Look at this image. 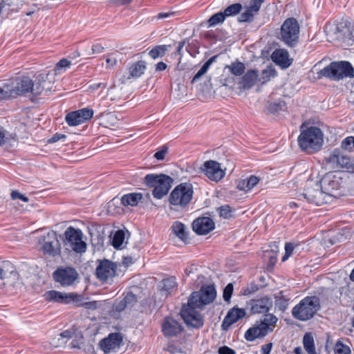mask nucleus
I'll list each match as a JSON object with an SVG mask.
<instances>
[{
  "instance_id": "nucleus-1",
  "label": "nucleus",
  "mask_w": 354,
  "mask_h": 354,
  "mask_svg": "<svg viewBox=\"0 0 354 354\" xmlns=\"http://www.w3.org/2000/svg\"><path fill=\"white\" fill-rule=\"evenodd\" d=\"M216 291L214 285L203 286L199 291L194 292L189 297L187 304L182 306L180 315L185 322L194 328L203 325V319L198 310L214 301Z\"/></svg>"
},
{
  "instance_id": "nucleus-2",
  "label": "nucleus",
  "mask_w": 354,
  "mask_h": 354,
  "mask_svg": "<svg viewBox=\"0 0 354 354\" xmlns=\"http://www.w3.org/2000/svg\"><path fill=\"white\" fill-rule=\"evenodd\" d=\"M48 76L47 73H40L34 81L28 76H19L7 80L11 97H16L29 93L34 96L41 95L44 90L50 89L49 86H46Z\"/></svg>"
},
{
  "instance_id": "nucleus-3",
  "label": "nucleus",
  "mask_w": 354,
  "mask_h": 354,
  "mask_svg": "<svg viewBox=\"0 0 354 354\" xmlns=\"http://www.w3.org/2000/svg\"><path fill=\"white\" fill-rule=\"evenodd\" d=\"M321 309L320 294L306 296L291 310L292 316L299 321L311 319Z\"/></svg>"
},
{
  "instance_id": "nucleus-4",
  "label": "nucleus",
  "mask_w": 354,
  "mask_h": 354,
  "mask_svg": "<svg viewBox=\"0 0 354 354\" xmlns=\"http://www.w3.org/2000/svg\"><path fill=\"white\" fill-rule=\"evenodd\" d=\"M354 77V68L347 61L333 62L317 73L318 80L324 77L332 81H339L344 78Z\"/></svg>"
},
{
  "instance_id": "nucleus-5",
  "label": "nucleus",
  "mask_w": 354,
  "mask_h": 354,
  "mask_svg": "<svg viewBox=\"0 0 354 354\" xmlns=\"http://www.w3.org/2000/svg\"><path fill=\"white\" fill-rule=\"evenodd\" d=\"M323 142V133L316 127H310L303 130L298 137L300 149L308 153H313L319 151Z\"/></svg>"
},
{
  "instance_id": "nucleus-6",
  "label": "nucleus",
  "mask_w": 354,
  "mask_h": 354,
  "mask_svg": "<svg viewBox=\"0 0 354 354\" xmlns=\"http://www.w3.org/2000/svg\"><path fill=\"white\" fill-rule=\"evenodd\" d=\"M298 197L299 200H306L309 203L319 206L328 203L331 195L322 191L319 182L308 180L306 183L304 192Z\"/></svg>"
},
{
  "instance_id": "nucleus-7",
  "label": "nucleus",
  "mask_w": 354,
  "mask_h": 354,
  "mask_svg": "<svg viewBox=\"0 0 354 354\" xmlns=\"http://www.w3.org/2000/svg\"><path fill=\"white\" fill-rule=\"evenodd\" d=\"M143 180L147 187H153L152 194L157 199H161L167 194L174 182L171 177L162 174H147Z\"/></svg>"
},
{
  "instance_id": "nucleus-8",
  "label": "nucleus",
  "mask_w": 354,
  "mask_h": 354,
  "mask_svg": "<svg viewBox=\"0 0 354 354\" xmlns=\"http://www.w3.org/2000/svg\"><path fill=\"white\" fill-rule=\"evenodd\" d=\"M278 318L273 314H266L256 326L248 329L245 333V338L252 342L257 338L263 337L273 331Z\"/></svg>"
},
{
  "instance_id": "nucleus-9",
  "label": "nucleus",
  "mask_w": 354,
  "mask_h": 354,
  "mask_svg": "<svg viewBox=\"0 0 354 354\" xmlns=\"http://www.w3.org/2000/svg\"><path fill=\"white\" fill-rule=\"evenodd\" d=\"M299 32L300 26L297 19L289 17L281 26L279 39L288 47L294 48L299 43Z\"/></svg>"
},
{
  "instance_id": "nucleus-10",
  "label": "nucleus",
  "mask_w": 354,
  "mask_h": 354,
  "mask_svg": "<svg viewBox=\"0 0 354 354\" xmlns=\"http://www.w3.org/2000/svg\"><path fill=\"white\" fill-rule=\"evenodd\" d=\"M193 187L190 183H180L171 192L169 202L171 205L185 208L193 198Z\"/></svg>"
},
{
  "instance_id": "nucleus-11",
  "label": "nucleus",
  "mask_w": 354,
  "mask_h": 354,
  "mask_svg": "<svg viewBox=\"0 0 354 354\" xmlns=\"http://www.w3.org/2000/svg\"><path fill=\"white\" fill-rule=\"evenodd\" d=\"M64 245L67 250L76 253H83L86 250V243L83 241V233L80 229L70 226L64 232Z\"/></svg>"
},
{
  "instance_id": "nucleus-12",
  "label": "nucleus",
  "mask_w": 354,
  "mask_h": 354,
  "mask_svg": "<svg viewBox=\"0 0 354 354\" xmlns=\"http://www.w3.org/2000/svg\"><path fill=\"white\" fill-rule=\"evenodd\" d=\"M53 277L62 287H69L78 282L79 274L73 267L61 266L53 272Z\"/></svg>"
},
{
  "instance_id": "nucleus-13",
  "label": "nucleus",
  "mask_w": 354,
  "mask_h": 354,
  "mask_svg": "<svg viewBox=\"0 0 354 354\" xmlns=\"http://www.w3.org/2000/svg\"><path fill=\"white\" fill-rule=\"evenodd\" d=\"M41 250L48 257H55L61 254V244L55 232H48L39 239Z\"/></svg>"
},
{
  "instance_id": "nucleus-14",
  "label": "nucleus",
  "mask_w": 354,
  "mask_h": 354,
  "mask_svg": "<svg viewBox=\"0 0 354 354\" xmlns=\"http://www.w3.org/2000/svg\"><path fill=\"white\" fill-rule=\"evenodd\" d=\"M201 171L209 180L218 182L225 175V170L221 168V165L216 160H207L201 167Z\"/></svg>"
},
{
  "instance_id": "nucleus-15",
  "label": "nucleus",
  "mask_w": 354,
  "mask_h": 354,
  "mask_svg": "<svg viewBox=\"0 0 354 354\" xmlns=\"http://www.w3.org/2000/svg\"><path fill=\"white\" fill-rule=\"evenodd\" d=\"M247 306L250 308L252 315L269 314L268 313L273 306L271 298L265 296L258 299H251L248 302Z\"/></svg>"
},
{
  "instance_id": "nucleus-16",
  "label": "nucleus",
  "mask_w": 354,
  "mask_h": 354,
  "mask_svg": "<svg viewBox=\"0 0 354 354\" xmlns=\"http://www.w3.org/2000/svg\"><path fill=\"white\" fill-rule=\"evenodd\" d=\"M93 115L91 109L83 108L68 113L65 118L66 123L69 126L75 127L89 120Z\"/></svg>"
},
{
  "instance_id": "nucleus-17",
  "label": "nucleus",
  "mask_w": 354,
  "mask_h": 354,
  "mask_svg": "<svg viewBox=\"0 0 354 354\" xmlns=\"http://www.w3.org/2000/svg\"><path fill=\"white\" fill-rule=\"evenodd\" d=\"M48 301L68 304L78 301L79 295L75 293H65L57 290H48L44 295Z\"/></svg>"
},
{
  "instance_id": "nucleus-18",
  "label": "nucleus",
  "mask_w": 354,
  "mask_h": 354,
  "mask_svg": "<svg viewBox=\"0 0 354 354\" xmlns=\"http://www.w3.org/2000/svg\"><path fill=\"white\" fill-rule=\"evenodd\" d=\"M163 335L168 338L178 337L183 330V326L171 317H166L161 325Z\"/></svg>"
},
{
  "instance_id": "nucleus-19",
  "label": "nucleus",
  "mask_w": 354,
  "mask_h": 354,
  "mask_svg": "<svg viewBox=\"0 0 354 354\" xmlns=\"http://www.w3.org/2000/svg\"><path fill=\"white\" fill-rule=\"evenodd\" d=\"M328 161L336 169H349L352 167L351 158L338 149H335L330 153Z\"/></svg>"
},
{
  "instance_id": "nucleus-20",
  "label": "nucleus",
  "mask_w": 354,
  "mask_h": 354,
  "mask_svg": "<svg viewBox=\"0 0 354 354\" xmlns=\"http://www.w3.org/2000/svg\"><path fill=\"white\" fill-rule=\"evenodd\" d=\"M115 270L116 266L111 261L104 259L97 266L96 276L100 280L105 281L115 276Z\"/></svg>"
},
{
  "instance_id": "nucleus-21",
  "label": "nucleus",
  "mask_w": 354,
  "mask_h": 354,
  "mask_svg": "<svg viewBox=\"0 0 354 354\" xmlns=\"http://www.w3.org/2000/svg\"><path fill=\"white\" fill-rule=\"evenodd\" d=\"M122 342V337L120 333H111L108 337L104 338L100 342V347L105 354L118 348Z\"/></svg>"
},
{
  "instance_id": "nucleus-22",
  "label": "nucleus",
  "mask_w": 354,
  "mask_h": 354,
  "mask_svg": "<svg viewBox=\"0 0 354 354\" xmlns=\"http://www.w3.org/2000/svg\"><path fill=\"white\" fill-rule=\"evenodd\" d=\"M215 227L214 221L209 217H201L194 221L193 230L198 235H205Z\"/></svg>"
},
{
  "instance_id": "nucleus-23",
  "label": "nucleus",
  "mask_w": 354,
  "mask_h": 354,
  "mask_svg": "<svg viewBox=\"0 0 354 354\" xmlns=\"http://www.w3.org/2000/svg\"><path fill=\"white\" fill-rule=\"evenodd\" d=\"M245 315L246 312L244 308H233L230 309L222 322L223 329L227 330L232 324L243 318Z\"/></svg>"
},
{
  "instance_id": "nucleus-24",
  "label": "nucleus",
  "mask_w": 354,
  "mask_h": 354,
  "mask_svg": "<svg viewBox=\"0 0 354 354\" xmlns=\"http://www.w3.org/2000/svg\"><path fill=\"white\" fill-rule=\"evenodd\" d=\"M145 70L146 64L144 61L141 60L132 64L128 68V73L127 75H123L121 80L122 83H125L131 78L136 79L140 77L145 73Z\"/></svg>"
},
{
  "instance_id": "nucleus-25",
  "label": "nucleus",
  "mask_w": 354,
  "mask_h": 354,
  "mask_svg": "<svg viewBox=\"0 0 354 354\" xmlns=\"http://www.w3.org/2000/svg\"><path fill=\"white\" fill-rule=\"evenodd\" d=\"M272 61L283 68L289 67L292 62L289 59V54L285 49H276L271 55Z\"/></svg>"
},
{
  "instance_id": "nucleus-26",
  "label": "nucleus",
  "mask_w": 354,
  "mask_h": 354,
  "mask_svg": "<svg viewBox=\"0 0 354 354\" xmlns=\"http://www.w3.org/2000/svg\"><path fill=\"white\" fill-rule=\"evenodd\" d=\"M259 77L257 70H249L242 77L241 84L244 89H250L254 86Z\"/></svg>"
},
{
  "instance_id": "nucleus-27",
  "label": "nucleus",
  "mask_w": 354,
  "mask_h": 354,
  "mask_svg": "<svg viewBox=\"0 0 354 354\" xmlns=\"http://www.w3.org/2000/svg\"><path fill=\"white\" fill-rule=\"evenodd\" d=\"M261 180V178L257 176L251 175L248 178L239 182L237 188L244 192L250 191Z\"/></svg>"
},
{
  "instance_id": "nucleus-28",
  "label": "nucleus",
  "mask_w": 354,
  "mask_h": 354,
  "mask_svg": "<svg viewBox=\"0 0 354 354\" xmlns=\"http://www.w3.org/2000/svg\"><path fill=\"white\" fill-rule=\"evenodd\" d=\"M172 232L181 241H186L188 239V231L186 230L185 225L180 222L175 221L171 225Z\"/></svg>"
},
{
  "instance_id": "nucleus-29",
  "label": "nucleus",
  "mask_w": 354,
  "mask_h": 354,
  "mask_svg": "<svg viewBox=\"0 0 354 354\" xmlns=\"http://www.w3.org/2000/svg\"><path fill=\"white\" fill-rule=\"evenodd\" d=\"M142 198L141 193H129L124 194L121 198V203L124 206H136Z\"/></svg>"
},
{
  "instance_id": "nucleus-30",
  "label": "nucleus",
  "mask_w": 354,
  "mask_h": 354,
  "mask_svg": "<svg viewBox=\"0 0 354 354\" xmlns=\"http://www.w3.org/2000/svg\"><path fill=\"white\" fill-rule=\"evenodd\" d=\"M304 348L308 354H317L315 350V341L311 333H306L303 337Z\"/></svg>"
},
{
  "instance_id": "nucleus-31",
  "label": "nucleus",
  "mask_w": 354,
  "mask_h": 354,
  "mask_svg": "<svg viewBox=\"0 0 354 354\" xmlns=\"http://www.w3.org/2000/svg\"><path fill=\"white\" fill-rule=\"evenodd\" d=\"M217 58V55H214L211 57L200 68V70L196 73V74L194 76L192 83L196 82L198 79H200L209 69L211 64L215 62Z\"/></svg>"
},
{
  "instance_id": "nucleus-32",
  "label": "nucleus",
  "mask_w": 354,
  "mask_h": 354,
  "mask_svg": "<svg viewBox=\"0 0 354 354\" xmlns=\"http://www.w3.org/2000/svg\"><path fill=\"white\" fill-rule=\"evenodd\" d=\"M232 74L235 76H240L243 74L245 66L241 62H232L230 65L227 66Z\"/></svg>"
},
{
  "instance_id": "nucleus-33",
  "label": "nucleus",
  "mask_w": 354,
  "mask_h": 354,
  "mask_svg": "<svg viewBox=\"0 0 354 354\" xmlns=\"http://www.w3.org/2000/svg\"><path fill=\"white\" fill-rule=\"evenodd\" d=\"M168 47L169 46L167 45L156 46L149 52V55L153 59L162 57L168 50Z\"/></svg>"
},
{
  "instance_id": "nucleus-34",
  "label": "nucleus",
  "mask_w": 354,
  "mask_h": 354,
  "mask_svg": "<svg viewBox=\"0 0 354 354\" xmlns=\"http://www.w3.org/2000/svg\"><path fill=\"white\" fill-rule=\"evenodd\" d=\"M162 290H165L167 293H170L173 290L176 288L177 283L176 281V278L171 277L166 279H164L162 281Z\"/></svg>"
},
{
  "instance_id": "nucleus-35",
  "label": "nucleus",
  "mask_w": 354,
  "mask_h": 354,
  "mask_svg": "<svg viewBox=\"0 0 354 354\" xmlns=\"http://www.w3.org/2000/svg\"><path fill=\"white\" fill-rule=\"evenodd\" d=\"M242 5L239 3H236L227 6L223 12L225 17H232L237 15L241 12Z\"/></svg>"
},
{
  "instance_id": "nucleus-36",
  "label": "nucleus",
  "mask_w": 354,
  "mask_h": 354,
  "mask_svg": "<svg viewBox=\"0 0 354 354\" xmlns=\"http://www.w3.org/2000/svg\"><path fill=\"white\" fill-rule=\"evenodd\" d=\"M225 16L223 12H218L212 15L207 20L209 26H215L219 24L223 23L225 19Z\"/></svg>"
},
{
  "instance_id": "nucleus-37",
  "label": "nucleus",
  "mask_w": 354,
  "mask_h": 354,
  "mask_svg": "<svg viewBox=\"0 0 354 354\" xmlns=\"http://www.w3.org/2000/svg\"><path fill=\"white\" fill-rule=\"evenodd\" d=\"M124 240V232L122 230L117 231L112 239V245L116 248H120Z\"/></svg>"
},
{
  "instance_id": "nucleus-38",
  "label": "nucleus",
  "mask_w": 354,
  "mask_h": 354,
  "mask_svg": "<svg viewBox=\"0 0 354 354\" xmlns=\"http://www.w3.org/2000/svg\"><path fill=\"white\" fill-rule=\"evenodd\" d=\"M257 12H254V10H252L250 7H247L245 12H242L239 17V21L240 22H251L254 19V15Z\"/></svg>"
},
{
  "instance_id": "nucleus-39",
  "label": "nucleus",
  "mask_w": 354,
  "mask_h": 354,
  "mask_svg": "<svg viewBox=\"0 0 354 354\" xmlns=\"http://www.w3.org/2000/svg\"><path fill=\"white\" fill-rule=\"evenodd\" d=\"M71 65V62L67 59L63 58L60 59L55 66V73L58 74L62 71H65Z\"/></svg>"
},
{
  "instance_id": "nucleus-40",
  "label": "nucleus",
  "mask_w": 354,
  "mask_h": 354,
  "mask_svg": "<svg viewBox=\"0 0 354 354\" xmlns=\"http://www.w3.org/2000/svg\"><path fill=\"white\" fill-rule=\"evenodd\" d=\"M84 344V337L82 334H75L73 337V340L70 344L72 349H81Z\"/></svg>"
},
{
  "instance_id": "nucleus-41",
  "label": "nucleus",
  "mask_w": 354,
  "mask_h": 354,
  "mask_svg": "<svg viewBox=\"0 0 354 354\" xmlns=\"http://www.w3.org/2000/svg\"><path fill=\"white\" fill-rule=\"evenodd\" d=\"M221 217L223 218H230L233 216V210L228 205H225L218 209Z\"/></svg>"
},
{
  "instance_id": "nucleus-42",
  "label": "nucleus",
  "mask_w": 354,
  "mask_h": 354,
  "mask_svg": "<svg viewBox=\"0 0 354 354\" xmlns=\"http://www.w3.org/2000/svg\"><path fill=\"white\" fill-rule=\"evenodd\" d=\"M354 137L348 136L344 138L341 142V147L344 150L352 151L353 149Z\"/></svg>"
},
{
  "instance_id": "nucleus-43",
  "label": "nucleus",
  "mask_w": 354,
  "mask_h": 354,
  "mask_svg": "<svg viewBox=\"0 0 354 354\" xmlns=\"http://www.w3.org/2000/svg\"><path fill=\"white\" fill-rule=\"evenodd\" d=\"M127 307H131L137 302L136 296L132 292H128L122 299Z\"/></svg>"
},
{
  "instance_id": "nucleus-44",
  "label": "nucleus",
  "mask_w": 354,
  "mask_h": 354,
  "mask_svg": "<svg viewBox=\"0 0 354 354\" xmlns=\"http://www.w3.org/2000/svg\"><path fill=\"white\" fill-rule=\"evenodd\" d=\"M10 97H12L10 90L8 86V82L6 81L5 83H3V86L0 87V100Z\"/></svg>"
},
{
  "instance_id": "nucleus-45",
  "label": "nucleus",
  "mask_w": 354,
  "mask_h": 354,
  "mask_svg": "<svg viewBox=\"0 0 354 354\" xmlns=\"http://www.w3.org/2000/svg\"><path fill=\"white\" fill-rule=\"evenodd\" d=\"M334 350L335 354H351L350 348L342 343H337Z\"/></svg>"
},
{
  "instance_id": "nucleus-46",
  "label": "nucleus",
  "mask_w": 354,
  "mask_h": 354,
  "mask_svg": "<svg viewBox=\"0 0 354 354\" xmlns=\"http://www.w3.org/2000/svg\"><path fill=\"white\" fill-rule=\"evenodd\" d=\"M295 248V245L292 243H286L285 245V254L282 257L281 261H286L292 254Z\"/></svg>"
},
{
  "instance_id": "nucleus-47",
  "label": "nucleus",
  "mask_w": 354,
  "mask_h": 354,
  "mask_svg": "<svg viewBox=\"0 0 354 354\" xmlns=\"http://www.w3.org/2000/svg\"><path fill=\"white\" fill-rule=\"evenodd\" d=\"M234 286L232 283H228L223 290V297L224 301H230L233 293Z\"/></svg>"
},
{
  "instance_id": "nucleus-48",
  "label": "nucleus",
  "mask_w": 354,
  "mask_h": 354,
  "mask_svg": "<svg viewBox=\"0 0 354 354\" xmlns=\"http://www.w3.org/2000/svg\"><path fill=\"white\" fill-rule=\"evenodd\" d=\"M167 151L168 147L166 145H162L154 153L153 157L158 160H162L165 158V155L167 153Z\"/></svg>"
},
{
  "instance_id": "nucleus-49",
  "label": "nucleus",
  "mask_w": 354,
  "mask_h": 354,
  "mask_svg": "<svg viewBox=\"0 0 354 354\" xmlns=\"http://www.w3.org/2000/svg\"><path fill=\"white\" fill-rule=\"evenodd\" d=\"M285 106V103L283 101H279L278 102L270 103L268 106V110L271 113H276L279 111L283 109Z\"/></svg>"
},
{
  "instance_id": "nucleus-50",
  "label": "nucleus",
  "mask_w": 354,
  "mask_h": 354,
  "mask_svg": "<svg viewBox=\"0 0 354 354\" xmlns=\"http://www.w3.org/2000/svg\"><path fill=\"white\" fill-rule=\"evenodd\" d=\"M264 1L265 0H250L248 7H250L252 10H254V12H258Z\"/></svg>"
},
{
  "instance_id": "nucleus-51",
  "label": "nucleus",
  "mask_w": 354,
  "mask_h": 354,
  "mask_svg": "<svg viewBox=\"0 0 354 354\" xmlns=\"http://www.w3.org/2000/svg\"><path fill=\"white\" fill-rule=\"evenodd\" d=\"M11 198L12 200L19 199L25 203H28L29 201V198L25 195L21 194L19 191L15 190L11 193Z\"/></svg>"
},
{
  "instance_id": "nucleus-52",
  "label": "nucleus",
  "mask_w": 354,
  "mask_h": 354,
  "mask_svg": "<svg viewBox=\"0 0 354 354\" xmlns=\"http://www.w3.org/2000/svg\"><path fill=\"white\" fill-rule=\"evenodd\" d=\"M274 71L272 69H265L262 71V83H266L270 80L271 76H274Z\"/></svg>"
},
{
  "instance_id": "nucleus-53",
  "label": "nucleus",
  "mask_w": 354,
  "mask_h": 354,
  "mask_svg": "<svg viewBox=\"0 0 354 354\" xmlns=\"http://www.w3.org/2000/svg\"><path fill=\"white\" fill-rule=\"evenodd\" d=\"M258 286L255 284H250L248 287L242 290L243 295L253 294L258 290Z\"/></svg>"
},
{
  "instance_id": "nucleus-54",
  "label": "nucleus",
  "mask_w": 354,
  "mask_h": 354,
  "mask_svg": "<svg viewBox=\"0 0 354 354\" xmlns=\"http://www.w3.org/2000/svg\"><path fill=\"white\" fill-rule=\"evenodd\" d=\"M276 305L281 310L284 311L288 306V300L284 298H279L277 301Z\"/></svg>"
},
{
  "instance_id": "nucleus-55",
  "label": "nucleus",
  "mask_w": 354,
  "mask_h": 354,
  "mask_svg": "<svg viewBox=\"0 0 354 354\" xmlns=\"http://www.w3.org/2000/svg\"><path fill=\"white\" fill-rule=\"evenodd\" d=\"M218 352L219 354H236V352L234 350H233L232 348H231L227 346H223L220 347L218 348Z\"/></svg>"
},
{
  "instance_id": "nucleus-56",
  "label": "nucleus",
  "mask_w": 354,
  "mask_h": 354,
  "mask_svg": "<svg viewBox=\"0 0 354 354\" xmlns=\"http://www.w3.org/2000/svg\"><path fill=\"white\" fill-rule=\"evenodd\" d=\"M75 333L74 331L71 330H66L60 333V337L62 339L66 338L67 339H73V337L75 336Z\"/></svg>"
},
{
  "instance_id": "nucleus-57",
  "label": "nucleus",
  "mask_w": 354,
  "mask_h": 354,
  "mask_svg": "<svg viewBox=\"0 0 354 354\" xmlns=\"http://www.w3.org/2000/svg\"><path fill=\"white\" fill-rule=\"evenodd\" d=\"M126 308H127V306L124 303V301L122 299L120 302L114 304L113 306L114 310L118 313L123 311Z\"/></svg>"
},
{
  "instance_id": "nucleus-58",
  "label": "nucleus",
  "mask_w": 354,
  "mask_h": 354,
  "mask_svg": "<svg viewBox=\"0 0 354 354\" xmlns=\"http://www.w3.org/2000/svg\"><path fill=\"white\" fill-rule=\"evenodd\" d=\"M272 347V343L264 344L261 346V354H270Z\"/></svg>"
},
{
  "instance_id": "nucleus-59",
  "label": "nucleus",
  "mask_w": 354,
  "mask_h": 354,
  "mask_svg": "<svg viewBox=\"0 0 354 354\" xmlns=\"http://www.w3.org/2000/svg\"><path fill=\"white\" fill-rule=\"evenodd\" d=\"M64 138H66V136L65 135L56 133L51 138H50L48 142H50V143H54V142H57L58 140H59L61 139H64Z\"/></svg>"
},
{
  "instance_id": "nucleus-60",
  "label": "nucleus",
  "mask_w": 354,
  "mask_h": 354,
  "mask_svg": "<svg viewBox=\"0 0 354 354\" xmlns=\"http://www.w3.org/2000/svg\"><path fill=\"white\" fill-rule=\"evenodd\" d=\"M104 49V47L100 44H95L92 46L93 53H101L103 52Z\"/></svg>"
},
{
  "instance_id": "nucleus-61",
  "label": "nucleus",
  "mask_w": 354,
  "mask_h": 354,
  "mask_svg": "<svg viewBox=\"0 0 354 354\" xmlns=\"http://www.w3.org/2000/svg\"><path fill=\"white\" fill-rule=\"evenodd\" d=\"M106 62L107 64V66L112 67L116 64L117 60L114 57H108L106 59Z\"/></svg>"
},
{
  "instance_id": "nucleus-62",
  "label": "nucleus",
  "mask_w": 354,
  "mask_h": 354,
  "mask_svg": "<svg viewBox=\"0 0 354 354\" xmlns=\"http://www.w3.org/2000/svg\"><path fill=\"white\" fill-rule=\"evenodd\" d=\"M167 66L165 63L160 62L156 65V70L158 71H162L167 68Z\"/></svg>"
},
{
  "instance_id": "nucleus-63",
  "label": "nucleus",
  "mask_w": 354,
  "mask_h": 354,
  "mask_svg": "<svg viewBox=\"0 0 354 354\" xmlns=\"http://www.w3.org/2000/svg\"><path fill=\"white\" fill-rule=\"evenodd\" d=\"M171 15H174L173 12H160L157 15V18L158 19H162L169 17Z\"/></svg>"
},
{
  "instance_id": "nucleus-64",
  "label": "nucleus",
  "mask_w": 354,
  "mask_h": 354,
  "mask_svg": "<svg viewBox=\"0 0 354 354\" xmlns=\"http://www.w3.org/2000/svg\"><path fill=\"white\" fill-rule=\"evenodd\" d=\"M277 254L272 253V255H270L269 256V265L270 266H274L276 263H277Z\"/></svg>"
}]
</instances>
